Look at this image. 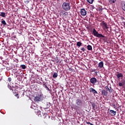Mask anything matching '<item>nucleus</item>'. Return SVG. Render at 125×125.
<instances>
[{
  "instance_id": "obj_1",
  "label": "nucleus",
  "mask_w": 125,
  "mask_h": 125,
  "mask_svg": "<svg viewBox=\"0 0 125 125\" xmlns=\"http://www.w3.org/2000/svg\"><path fill=\"white\" fill-rule=\"evenodd\" d=\"M83 101L80 98L77 99L75 101V104L74 105V109L75 110H79L83 107Z\"/></svg>"
},
{
  "instance_id": "obj_2",
  "label": "nucleus",
  "mask_w": 125,
  "mask_h": 125,
  "mask_svg": "<svg viewBox=\"0 0 125 125\" xmlns=\"http://www.w3.org/2000/svg\"><path fill=\"white\" fill-rule=\"evenodd\" d=\"M92 34L94 37H96L97 38H99V39H102L104 41L106 39V37L103 35L100 34L96 31V29H93L92 31Z\"/></svg>"
},
{
  "instance_id": "obj_3",
  "label": "nucleus",
  "mask_w": 125,
  "mask_h": 125,
  "mask_svg": "<svg viewBox=\"0 0 125 125\" xmlns=\"http://www.w3.org/2000/svg\"><path fill=\"white\" fill-rule=\"evenodd\" d=\"M71 6L70 2H64L62 4V8L65 11H69L71 9Z\"/></svg>"
},
{
  "instance_id": "obj_4",
  "label": "nucleus",
  "mask_w": 125,
  "mask_h": 125,
  "mask_svg": "<svg viewBox=\"0 0 125 125\" xmlns=\"http://www.w3.org/2000/svg\"><path fill=\"white\" fill-rule=\"evenodd\" d=\"M42 94H40L37 95L35 98H34V101H36V102H40L41 100H42Z\"/></svg>"
},
{
  "instance_id": "obj_5",
  "label": "nucleus",
  "mask_w": 125,
  "mask_h": 125,
  "mask_svg": "<svg viewBox=\"0 0 125 125\" xmlns=\"http://www.w3.org/2000/svg\"><path fill=\"white\" fill-rule=\"evenodd\" d=\"M116 76L119 81H120V80L123 79L124 78V75L123 74V73H120L119 72H117V74H116Z\"/></svg>"
},
{
  "instance_id": "obj_6",
  "label": "nucleus",
  "mask_w": 125,
  "mask_h": 125,
  "mask_svg": "<svg viewBox=\"0 0 125 125\" xmlns=\"http://www.w3.org/2000/svg\"><path fill=\"white\" fill-rule=\"evenodd\" d=\"M90 83L94 85L97 83V79L95 77H92L90 79Z\"/></svg>"
},
{
  "instance_id": "obj_7",
  "label": "nucleus",
  "mask_w": 125,
  "mask_h": 125,
  "mask_svg": "<svg viewBox=\"0 0 125 125\" xmlns=\"http://www.w3.org/2000/svg\"><path fill=\"white\" fill-rule=\"evenodd\" d=\"M109 94V90H103L102 91V95L104 97V96H107Z\"/></svg>"
},
{
  "instance_id": "obj_8",
  "label": "nucleus",
  "mask_w": 125,
  "mask_h": 125,
  "mask_svg": "<svg viewBox=\"0 0 125 125\" xmlns=\"http://www.w3.org/2000/svg\"><path fill=\"white\" fill-rule=\"evenodd\" d=\"M108 113H109L110 115H111V116H116V114H117V111H115L110 109H108Z\"/></svg>"
},
{
  "instance_id": "obj_9",
  "label": "nucleus",
  "mask_w": 125,
  "mask_h": 125,
  "mask_svg": "<svg viewBox=\"0 0 125 125\" xmlns=\"http://www.w3.org/2000/svg\"><path fill=\"white\" fill-rule=\"evenodd\" d=\"M80 13L82 16L84 17L85 15H86V10L83 8H82L81 10Z\"/></svg>"
},
{
  "instance_id": "obj_10",
  "label": "nucleus",
  "mask_w": 125,
  "mask_h": 125,
  "mask_svg": "<svg viewBox=\"0 0 125 125\" xmlns=\"http://www.w3.org/2000/svg\"><path fill=\"white\" fill-rule=\"evenodd\" d=\"M90 92L93 93V94H98V92H97L96 90L94 89V88L91 87L89 89Z\"/></svg>"
},
{
  "instance_id": "obj_11",
  "label": "nucleus",
  "mask_w": 125,
  "mask_h": 125,
  "mask_svg": "<svg viewBox=\"0 0 125 125\" xmlns=\"http://www.w3.org/2000/svg\"><path fill=\"white\" fill-rule=\"evenodd\" d=\"M121 7L122 8V9L125 11V1H122L121 3Z\"/></svg>"
},
{
  "instance_id": "obj_12",
  "label": "nucleus",
  "mask_w": 125,
  "mask_h": 125,
  "mask_svg": "<svg viewBox=\"0 0 125 125\" xmlns=\"http://www.w3.org/2000/svg\"><path fill=\"white\" fill-rule=\"evenodd\" d=\"M104 66V62H101L98 63V67L100 69H102Z\"/></svg>"
},
{
  "instance_id": "obj_13",
  "label": "nucleus",
  "mask_w": 125,
  "mask_h": 125,
  "mask_svg": "<svg viewBox=\"0 0 125 125\" xmlns=\"http://www.w3.org/2000/svg\"><path fill=\"white\" fill-rule=\"evenodd\" d=\"M101 25L102 26H104V27H105L106 29H108V26H107V23L105 22L104 21H103L102 23H101Z\"/></svg>"
},
{
  "instance_id": "obj_14",
  "label": "nucleus",
  "mask_w": 125,
  "mask_h": 125,
  "mask_svg": "<svg viewBox=\"0 0 125 125\" xmlns=\"http://www.w3.org/2000/svg\"><path fill=\"white\" fill-rule=\"evenodd\" d=\"M108 2L110 4H114V3L117 2V0H108Z\"/></svg>"
},
{
  "instance_id": "obj_15",
  "label": "nucleus",
  "mask_w": 125,
  "mask_h": 125,
  "mask_svg": "<svg viewBox=\"0 0 125 125\" xmlns=\"http://www.w3.org/2000/svg\"><path fill=\"white\" fill-rule=\"evenodd\" d=\"M62 13L63 16H68L69 15L68 12H65V11H62Z\"/></svg>"
},
{
  "instance_id": "obj_16",
  "label": "nucleus",
  "mask_w": 125,
  "mask_h": 125,
  "mask_svg": "<svg viewBox=\"0 0 125 125\" xmlns=\"http://www.w3.org/2000/svg\"><path fill=\"white\" fill-rule=\"evenodd\" d=\"M0 16H1V17H4V18H5L6 17V14L5 12H1L0 14Z\"/></svg>"
},
{
  "instance_id": "obj_17",
  "label": "nucleus",
  "mask_w": 125,
  "mask_h": 125,
  "mask_svg": "<svg viewBox=\"0 0 125 125\" xmlns=\"http://www.w3.org/2000/svg\"><path fill=\"white\" fill-rule=\"evenodd\" d=\"M1 20H2L1 21V24H2V25H4V26H6L7 24H6V22H5V21H4L3 19H2Z\"/></svg>"
},
{
  "instance_id": "obj_18",
  "label": "nucleus",
  "mask_w": 125,
  "mask_h": 125,
  "mask_svg": "<svg viewBox=\"0 0 125 125\" xmlns=\"http://www.w3.org/2000/svg\"><path fill=\"white\" fill-rule=\"evenodd\" d=\"M87 49L88 50H92V46L90 45H88L87 46Z\"/></svg>"
},
{
  "instance_id": "obj_19",
  "label": "nucleus",
  "mask_w": 125,
  "mask_h": 125,
  "mask_svg": "<svg viewBox=\"0 0 125 125\" xmlns=\"http://www.w3.org/2000/svg\"><path fill=\"white\" fill-rule=\"evenodd\" d=\"M86 1L90 4H92V3H93V1H94V0H86Z\"/></svg>"
},
{
  "instance_id": "obj_20",
  "label": "nucleus",
  "mask_w": 125,
  "mask_h": 125,
  "mask_svg": "<svg viewBox=\"0 0 125 125\" xmlns=\"http://www.w3.org/2000/svg\"><path fill=\"white\" fill-rule=\"evenodd\" d=\"M57 77H58V74H57V73H54L53 75V78L55 79L56 78H57Z\"/></svg>"
},
{
  "instance_id": "obj_21",
  "label": "nucleus",
  "mask_w": 125,
  "mask_h": 125,
  "mask_svg": "<svg viewBox=\"0 0 125 125\" xmlns=\"http://www.w3.org/2000/svg\"><path fill=\"white\" fill-rule=\"evenodd\" d=\"M91 105H92V107H93V109H94V108H95V106H96V104H95L93 102H90Z\"/></svg>"
},
{
  "instance_id": "obj_22",
  "label": "nucleus",
  "mask_w": 125,
  "mask_h": 125,
  "mask_svg": "<svg viewBox=\"0 0 125 125\" xmlns=\"http://www.w3.org/2000/svg\"><path fill=\"white\" fill-rule=\"evenodd\" d=\"M82 44H83V43L81 42H77V45L79 47L81 46Z\"/></svg>"
},
{
  "instance_id": "obj_23",
  "label": "nucleus",
  "mask_w": 125,
  "mask_h": 125,
  "mask_svg": "<svg viewBox=\"0 0 125 125\" xmlns=\"http://www.w3.org/2000/svg\"><path fill=\"white\" fill-rule=\"evenodd\" d=\"M21 68H22L23 69H26V65L24 64L21 65Z\"/></svg>"
},
{
  "instance_id": "obj_24",
  "label": "nucleus",
  "mask_w": 125,
  "mask_h": 125,
  "mask_svg": "<svg viewBox=\"0 0 125 125\" xmlns=\"http://www.w3.org/2000/svg\"><path fill=\"white\" fill-rule=\"evenodd\" d=\"M43 86L45 88H46L47 87V86L46 85V83H43Z\"/></svg>"
},
{
  "instance_id": "obj_25",
  "label": "nucleus",
  "mask_w": 125,
  "mask_h": 125,
  "mask_svg": "<svg viewBox=\"0 0 125 125\" xmlns=\"http://www.w3.org/2000/svg\"><path fill=\"white\" fill-rule=\"evenodd\" d=\"M86 124H87V125H93V124L90 123V122H86Z\"/></svg>"
},
{
  "instance_id": "obj_26",
  "label": "nucleus",
  "mask_w": 125,
  "mask_h": 125,
  "mask_svg": "<svg viewBox=\"0 0 125 125\" xmlns=\"http://www.w3.org/2000/svg\"><path fill=\"white\" fill-rule=\"evenodd\" d=\"M108 90L110 93H113V90H112V87H110V89Z\"/></svg>"
},
{
  "instance_id": "obj_27",
  "label": "nucleus",
  "mask_w": 125,
  "mask_h": 125,
  "mask_svg": "<svg viewBox=\"0 0 125 125\" xmlns=\"http://www.w3.org/2000/svg\"><path fill=\"white\" fill-rule=\"evenodd\" d=\"M119 86H123V85H124V84L123 83L120 82L119 83Z\"/></svg>"
},
{
  "instance_id": "obj_28",
  "label": "nucleus",
  "mask_w": 125,
  "mask_h": 125,
  "mask_svg": "<svg viewBox=\"0 0 125 125\" xmlns=\"http://www.w3.org/2000/svg\"><path fill=\"white\" fill-rule=\"evenodd\" d=\"M81 50H82V51H83V52H84V51H85V49L84 48V47H82V48L81 49Z\"/></svg>"
},
{
  "instance_id": "obj_29",
  "label": "nucleus",
  "mask_w": 125,
  "mask_h": 125,
  "mask_svg": "<svg viewBox=\"0 0 125 125\" xmlns=\"http://www.w3.org/2000/svg\"><path fill=\"white\" fill-rule=\"evenodd\" d=\"M98 11H101L102 10V8L101 7H100L98 8Z\"/></svg>"
},
{
  "instance_id": "obj_30",
  "label": "nucleus",
  "mask_w": 125,
  "mask_h": 125,
  "mask_svg": "<svg viewBox=\"0 0 125 125\" xmlns=\"http://www.w3.org/2000/svg\"><path fill=\"white\" fill-rule=\"evenodd\" d=\"M105 89L106 90H109L110 88H109V87H108V86L105 87Z\"/></svg>"
},
{
  "instance_id": "obj_31",
  "label": "nucleus",
  "mask_w": 125,
  "mask_h": 125,
  "mask_svg": "<svg viewBox=\"0 0 125 125\" xmlns=\"http://www.w3.org/2000/svg\"><path fill=\"white\" fill-rule=\"evenodd\" d=\"M8 82H11V81H12L11 78L9 77V78H8Z\"/></svg>"
},
{
  "instance_id": "obj_32",
  "label": "nucleus",
  "mask_w": 125,
  "mask_h": 125,
  "mask_svg": "<svg viewBox=\"0 0 125 125\" xmlns=\"http://www.w3.org/2000/svg\"><path fill=\"white\" fill-rule=\"evenodd\" d=\"M90 72H95V69H90Z\"/></svg>"
},
{
  "instance_id": "obj_33",
  "label": "nucleus",
  "mask_w": 125,
  "mask_h": 125,
  "mask_svg": "<svg viewBox=\"0 0 125 125\" xmlns=\"http://www.w3.org/2000/svg\"><path fill=\"white\" fill-rule=\"evenodd\" d=\"M44 115L45 116H44V118L45 119V118H46V116H47V113H44Z\"/></svg>"
},
{
  "instance_id": "obj_34",
  "label": "nucleus",
  "mask_w": 125,
  "mask_h": 125,
  "mask_svg": "<svg viewBox=\"0 0 125 125\" xmlns=\"http://www.w3.org/2000/svg\"><path fill=\"white\" fill-rule=\"evenodd\" d=\"M46 88L47 90H48L49 91H50V89H49V88H48V87H47Z\"/></svg>"
},
{
  "instance_id": "obj_35",
  "label": "nucleus",
  "mask_w": 125,
  "mask_h": 125,
  "mask_svg": "<svg viewBox=\"0 0 125 125\" xmlns=\"http://www.w3.org/2000/svg\"><path fill=\"white\" fill-rule=\"evenodd\" d=\"M37 113H38V114H39V115H40L41 114V111H37Z\"/></svg>"
},
{
  "instance_id": "obj_36",
  "label": "nucleus",
  "mask_w": 125,
  "mask_h": 125,
  "mask_svg": "<svg viewBox=\"0 0 125 125\" xmlns=\"http://www.w3.org/2000/svg\"><path fill=\"white\" fill-rule=\"evenodd\" d=\"M69 71H72V68H69Z\"/></svg>"
},
{
  "instance_id": "obj_37",
  "label": "nucleus",
  "mask_w": 125,
  "mask_h": 125,
  "mask_svg": "<svg viewBox=\"0 0 125 125\" xmlns=\"http://www.w3.org/2000/svg\"><path fill=\"white\" fill-rule=\"evenodd\" d=\"M8 87H9V88L11 87V86L9 85V86H8Z\"/></svg>"
},
{
  "instance_id": "obj_38",
  "label": "nucleus",
  "mask_w": 125,
  "mask_h": 125,
  "mask_svg": "<svg viewBox=\"0 0 125 125\" xmlns=\"http://www.w3.org/2000/svg\"><path fill=\"white\" fill-rule=\"evenodd\" d=\"M124 27L125 28V22L124 23Z\"/></svg>"
},
{
  "instance_id": "obj_39",
  "label": "nucleus",
  "mask_w": 125,
  "mask_h": 125,
  "mask_svg": "<svg viewBox=\"0 0 125 125\" xmlns=\"http://www.w3.org/2000/svg\"><path fill=\"white\" fill-rule=\"evenodd\" d=\"M10 90H12V92H13V89H10Z\"/></svg>"
},
{
  "instance_id": "obj_40",
  "label": "nucleus",
  "mask_w": 125,
  "mask_h": 125,
  "mask_svg": "<svg viewBox=\"0 0 125 125\" xmlns=\"http://www.w3.org/2000/svg\"><path fill=\"white\" fill-rule=\"evenodd\" d=\"M84 47H86V45H85V46H84Z\"/></svg>"
},
{
  "instance_id": "obj_41",
  "label": "nucleus",
  "mask_w": 125,
  "mask_h": 125,
  "mask_svg": "<svg viewBox=\"0 0 125 125\" xmlns=\"http://www.w3.org/2000/svg\"><path fill=\"white\" fill-rule=\"evenodd\" d=\"M57 63H58V61H57Z\"/></svg>"
},
{
  "instance_id": "obj_42",
  "label": "nucleus",
  "mask_w": 125,
  "mask_h": 125,
  "mask_svg": "<svg viewBox=\"0 0 125 125\" xmlns=\"http://www.w3.org/2000/svg\"><path fill=\"white\" fill-rule=\"evenodd\" d=\"M113 106H115V104H113Z\"/></svg>"
},
{
  "instance_id": "obj_43",
  "label": "nucleus",
  "mask_w": 125,
  "mask_h": 125,
  "mask_svg": "<svg viewBox=\"0 0 125 125\" xmlns=\"http://www.w3.org/2000/svg\"><path fill=\"white\" fill-rule=\"evenodd\" d=\"M17 95H18V94H17Z\"/></svg>"
}]
</instances>
